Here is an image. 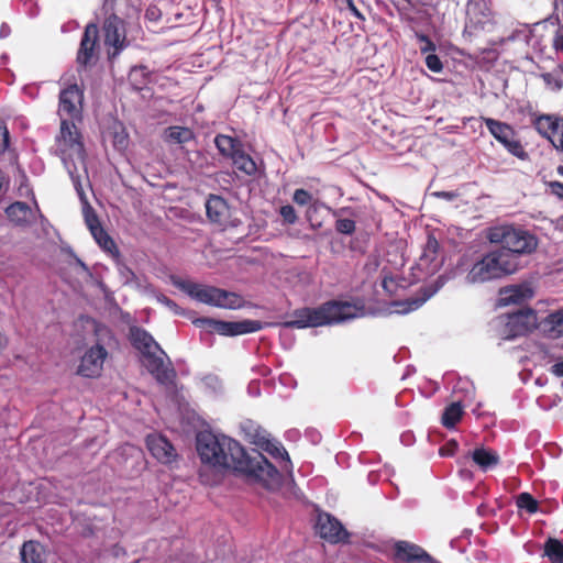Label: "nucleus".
I'll return each instance as SVG.
<instances>
[{"mask_svg": "<svg viewBox=\"0 0 563 563\" xmlns=\"http://www.w3.org/2000/svg\"><path fill=\"white\" fill-rule=\"evenodd\" d=\"M84 90L73 84L63 89L58 97V114L60 119H70L73 121H82Z\"/></svg>", "mask_w": 563, "mask_h": 563, "instance_id": "12", "label": "nucleus"}, {"mask_svg": "<svg viewBox=\"0 0 563 563\" xmlns=\"http://www.w3.org/2000/svg\"><path fill=\"white\" fill-rule=\"evenodd\" d=\"M214 145L219 153L228 158H231L235 152L243 147V144L240 140L225 134H218L214 137Z\"/></svg>", "mask_w": 563, "mask_h": 563, "instance_id": "26", "label": "nucleus"}, {"mask_svg": "<svg viewBox=\"0 0 563 563\" xmlns=\"http://www.w3.org/2000/svg\"><path fill=\"white\" fill-rule=\"evenodd\" d=\"M209 332H216L224 336H236L253 333L264 328L263 322L258 320L223 321L212 318H199L194 322Z\"/></svg>", "mask_w": 563, "mask_h": 563, "instance_id": "6", "label": "nucleus"}, {"mask_svg": "<svg viewBox=\"0 0 563 563\" xmlns=\"http://www.w3.org/2000/svg\"><path fill=\"white\" fill-rule=\"evenodd\" d=\"M544 553L551 563H563V543L550 538L544 545Z\"/></svg>", "mask_w": 563, "mask_h": 563, "instance_id": "32", "label": "nucleus"}, {"mask_svg": "<svg viewBox=\"0 0 563 563\" xmlns=\"http://www.w3.org/2000/svg\"><path fill=\"white\" fill-rule=\"evenodd\" d=\"M500 294L503 296L501 300L505 301V303H517L522 299V290L517 286L504 289Z\"/></svg>", "mask_w": 563, "mask_h": 563, "instance_id": "37", "label": "nucleus"}, {"mask_svg": "<svg viewBox=\"0 0 563 563\" xmlns=\"http://www.w3.org/2000/svg\"><path fill=\"white\" fill-rule=\"evenodd\" d=\"M84 217L90 233L102 227L98 214L89 205H87L84 209Z\"/></svg>", "mask_w": 563, "mask_h": 563, "instance_id": "35", "label": "nucleus"}, {"mask_svg": "<svg viewBox=\"0 0 563 563\" xmlns=\"http://www.w3.org/2000/svg\"><path fill=\"white\" fill-rule=\"evenodd\" d=\"M544 332L551 338L563 335V309L550 313L543 321Z\"/></svg>", "mask_w": 563, "mask_h": 563, "instance_id": "28", "label": "nucleus"}, {"mask_svg": "<svg viewBox=\"0 0 563 563\" xmlns=\"http://www.w3.org/2000/svg\"><path fill=\"white\" fill-rule=\"evenodd\" d=\"M206 213L210 222L220 225H235L232 221V210L228 201L219 195H209L206 201Z\"/></svg>", "mask_w": 563, "mask_h": 563, "instance_id": "16", "label": "nucleus"}, {"mask_svg": "<svg viewBox=\"0 0 563 563\" xmlns=\"http://www.w3.org/2000/svg\"><path fill=\"white\" fill-rule=\"evenodd\" d=\"M91 235L98 245L107 253L113 256H118L120 254L115 242L102 227L91 232Z\"/></svg>", "mask_w": 563, "mask_h": 563, "instance_id": "29", "label": "nucleus"}, {"mask_svg": "<svg viewBox=\"0 0 563 563\" xmlns=\"http://www.w3.org/2000/svg\"><path fill=\"white\" fill-rule=\"evenodd\" d=\"M422 297L408 298L395 302V306L399 308L398 312L408 313L420 308L432 295V292H429L427 289H422Z\"/></svg>", "mask_w": 563, "mask_h": 563, "instance_id": "31", "label": "nucleus"}, {"mask_svg": "<svg viewBox=\"0 0 563 563\" xmlns=\"http://www.w3.org/2000/svg\"><path fill=\"white\" fill-rule=\"evenodd\" d=\"M437 196L438 197H443V198H446V199H451L454 195L452 192L441 191V192H437Z\"/></svg>", "mask_w": 563, "mask_h": 563, "instance_id": "54", "label": "nucleus"}, {"mask_svg": "<svg viewBox=\"0 0 563 563\" xmlns=\"http://www.w3.org/2000/svg\"><path fill=\"white\" fill-rule=\"evenodd\" d=\"M9 131L5 124L0 120V151L4 152L9 147Z\"/></svg>", "mask_w": 563, "mask_h": 563, "instance_id": "44", "label": "nucleus"}, {"mask_svg": "<svg viewBox=\"0 0 563 563\" xmlns=\"http://www.w3.org/2000/svg\"><path fill=\"white\" fill-rule=\"evenodd\" d=\"M486 239L489 243L498 245L515 261L534 254L540 243L534 232L515 223H504L488 228Z\"/></svg>", "mask_w": 563, "mask_h": 563, "instance_id": "3", "label": "nucleus"}, {"mask_svg": "<svg viewBox=\"0 0 563 563\" xmlns=\"http://www.w3.org/2000/svg\"><path fill=\"white\" fill-rule=\"evenodd\" d=\"M457 450V443L456 441H450L444 446L440 449V454L445 455H453L455 451Z\"/></svg>", "mask_w": 563, "mask_h": 563, "instance_id": "47", "label": "nucleus"}, {"mask_svg": "<svg viewBox=\"0 0 563 563\" xmlns=\"http://www.w3.org/2000/svg\"><path fill=\"white\" fill-rule=\"evenodd\" d=\"M516 505L519 509H525L529 514H536L539 509L538 500L529 493H521L517 496Z\"/></svg>", "mask_w": 563, "mask_h": 563, "instance_id": "33", "label": "nucleus"}, {"mask_svg": "<svg viewBox=\"0 0 563 563\" xmlns=\"http://www.w3.org/2000/svg\"><path fill=\"white\" fill-rule=\"evenodd\" d=\"M549 187H550L552 194H554L559 198L563 199V183L558 181V180L551 181L549 184Z\"/></svg>", "mask_w": 563, "mask_h": 563, "instance_id": "49", "label": "nucleus"}, {"mask_svg": "<svg viewBox=\"0 0 563 563\" xmlns=\"http://www.w3.org/2000/svg\"><path fill=\"white\" fill-rule=\"evenodd\" d=\"M439 249H440V244H439L438 240L434 238V235L429 234L428 239H427L426 246L423 249L422 257H424L431 262L434 261L435 256L439 252Z\"/></svg>", "mask_w": 563, "mask_h": 563, "instance_id": "36", "label": "nucleus"}, {"mask_svg": "<svg viewBox=\"0 0 563 563\" xmlns=\"http://www.w3.org/2000/svg\"><path fill=\"white\" fill-rule=\"evenodd\" d=\"M161 16L162 12L156 5H150L145 11V18L151 22H157Z\"/></svg>", "mask_w": 563, "mask_h": 563, "instance_id": "45", "label": "nucleus"}, {"mask_svg": "<svg viewBox=\"0 0 563 563\" xmlns=\"http://www.w3.org/2000/svg\"><path fill=\"white\" fill-rule=\"evenodd\" d=\"M355 221L352 219H339L335 222V230L339 233L351 235L355 232Z\"/></svg>", "mask_w": 563, "mask_h": 563, "instance_id": "40", "label": "nucleus"}, {"mask_svg": "<svg viewBox=\"0 0 563 563\" xmlns=\"http://www.w3.org/2000/svg\"><path fill=\"white\" fill-rule=\"evenodd\" d=\"M156 351L143 355L144 366L158 384L164 386L174 385L177 374L170 360L166 354H157Z\"/></svg>", "mask_w": 563, "mask_h": 563, "instance_id": "13", "label": "nucleus"}, {"mask_svg": "<svg viewBox=\"0 0 563 563\" xmlns=\"http://www.w3.org/2000/svg\"><path fill=\"white\" fill-rule=\"evenodd\" d=\"M531 125L549 141L556 152L563 153V117L553 113H532Z\"/></svg>", "mask_w": 563, "mask_h": 563, "instance_id": "7", "label": "nucleus"}, {"mask_svg": "<svg viewBox=\"0 0 563 563\" xmlns=\"http://www.w3.org/2000/svg\"><path fill=\"white\" fill-rule=\"evenodd\" d=\"M235 168L247 176H253L257 172V166L254 159L244 152L243 147H241L234 155L230 158Z\"/></svg>", "mask_w": 563, "mask_h": 563, "instance_id": "27", "label": "nucleus"}, {"mask_svg": "<svg viewBox=\"0 0 563 563\" xmlns=\"http://www.w3.org/2000/svg\"><path fill=\"white\" fill-rule=\"evenodd\" d=\"M20 555L22 563H46L45 548L38 541H25L20 549Z\"/></svg>", "mask_w": 563, "mask_h": 563, "instance_id": "23", "label": "nucleus"}, {"mask_svg": "<svg viewBox=\"0 0 563 563\" xmlns=\"http://www.w3.org/2000/svg\"><path fill=\"white\" fill-rule=\"evenodd\" d=\"M195 140V133L190 128L173 125L164 131V141L169 144H186Z\"/></svg>", "mask_w": 563, "mask_h": 563, "instance_id": "24", "label": "nucleus"}, {"mask_svg": "<svg viewBox=\"0 0 563 563\" xmlns=\"http://www.w3.org/2000/svg\"><path fill=\"white\" fill-rule=\"evenodd\" d=\"M108 356L106 347L99 343L89 347L80 360L77 373L80 376L99 377L103 369V363Z\"/></svg>", "mask_w": 563, "mask_h": 563, "instance_id": "15", "label": "nucleus"}, {"mask_svg": "<svg viewBox=\"0 0 563 563\" xmlns=\"http://www.w3.org/2000/svg\"><path fill=\"white\" fill-rule=\"evenodd\" d=\"M465 31L483 29L490 21L492 11L485 0H470L466 7Z\"/></svg>", "mask_w": 563, "mask_h": 563, "instance_id": "19", "label": "nucleus"}, {"mask_svg": "<svg viewBox=\"0 0 563 563\" xmlns=\"http://www.w3.org/2000/svg\"><path fill=\"white\" fill-rule=\"evenodd\" d=\"M262 448L273 457H282L287 464H291L287 451L280 443L267 441Z\"/></svg>", "mask_w": 563, "mask_h": 563, "instance_id": "34", "label": "nucleus"}, {"mask_svg": "<svg viewBox=\"0 0 563 563\" xmlns=\"http://www.w3.org/2000/svg\"><path fill=\"white\" fill-rule=\"evenodd\" d=\"M77 122L78 121L70 119H60L59 133L56 135V145L62 154H75L78 157H82L85 154V145Z\"/></svg>", "mask_w": 563, "mask_h": 563, "instance_id": "11", "label": "nucleus"}, {"mask_svg": "<svg viewBox=\"0 0 563 563\" xmlns=\"http://www.w3.org/2000/svg\"><path fill=\"white\" fill-rule=\"evenodd\" d=\"M174 284L191 298L206 305L223 309H239L243 306V298L236 292L186 280H177Z\"/></svg>", "mask_w": 563, "mask_h": 563, "instance_id": "5", "label": "nucleus"}, {"mask_svg": "<svg viewBox=\"0 0 563 563\" xmlns=\"http://www.w3.org/2000/svg\"><path fill=\"white\" fill-rule=\"evenodd\" d=\"M556 172L560 176H563V165L558 166Z\"/></svg>", "mask_w": 563, "mask_h": 563, "instance_id": "55", "label": "nucleus"}, {"mask_svg": "<svg viewBox=\"0 0 563 563\" xmlns=\"http://www.w3.org/2000/svg\"><path fill=\"white\" fill-rule=\"evenodd\" d=\"M130 340L132 345L139 350L142 355H145L154 350L165 355V352L161 349L158 343L155 342L153 336L142 328L132 327L130 329Z\"/></svg>", "mask_w": 563, "mask_h": 563, "instance_id": "21", "label": "nucleus"}, {"mask_svg": "<svg viewBox=\"0 0 563 563\" xmlns=\"http://www.w3.org/2000/svg\"><path fill=\"white\" fill-rule=\"evenodd\" d=\"M146 70V67L144 66H140V67H134L131 73H130V79L133 80V78L140 73L142 75H144V71Z\"/></svg>", "mask_w": 563, "mask_h": 563, "instance_id": "52", "label": "nucleus"}, {"mask_svg": "<svg viewBox=\"0 0 563 563\" xmlns=\"http://www.w3.org/2000/svg\"><path fill=\"white\" fill-rule=\"evenodd\" d=\"M8 339L0 332V353L7 347Z\"/></svg>", "mask_w": 563, "mask_h": 563, "instance_id": "53", "label": "nucleus"}, {"mask_svg": "<svg viewBox=\"0 0 563 563\" xmlns=\"http://www.w3.org/2000/svg\"><path fill=\"white\" fill-rule=\"evenodd\" d=\"M462 406L459 402H452L444 409L441 422L445 428L452 429L462 419Z\"/></svg>", "mask_w": 563, "mask_h": 563, "instance_id": "30", "label": "nucleus"}, {"mask_svg": "<svg viewBox=\"0 0 563 563\" xmlns=\"http://www.w3.org/2000/svg\"><path fill=\"white\" fill-rule=\"evenodd\" d=\"M158 301L162 302L163 305H165L166 307H168L176 314H181L183 313V311L180 310L178 305L175 301H173L172 299H169L168 297L162 295V296L158 297Z\"/></svg>", "mask_w": 563, "mask_h": 563, "instance_id": "46", "label": "nucleus"}, {"mask_svg": "<svg viewBox=\"0 0 563 563\" xmlns=\"http://www.w3.org/2000/svg\"><path fill=\"white\" fill-rule=\"evenodd\" d=\"M553 46L556 51L563 52V29L555 34Z\"/></svg>", "mask_w": 563, "mask_h": 563, "instance_id": "50", "label": "nucleus"}, {"mask_svg": "<svg viewBox=\"0 0 563 563\" xmlns=\"http://www.w3.org/2000/svg\"><path fill=\"white\" fill-rule=\"evenodd\" d=\"M518 261L511 260L500 247L485 254L471 268L467 278L472 283H483L511 275L519 269Z\"/></svg>", "mask_w": 563, "mask_h": 563, "instance_id": "4", "label": "nucleus"}, {"mask_svg": "<svg viewBox=\"0 0 563 563\" xmlns=\"http://www.w3.org/2000/svg\"><path fill=\"white\" fill-rule=\"evenodd\" d=\"M279 214L286 224H295L298 220L297 212L291 205L282 206L279 209Z\"/></svg>", "mask_w": 563, "mask_h": 563, "instance_id": "39", "label": "nucleus"}, {"mask_svg": "<svg viewBox=\"0 0 563 563\" xmlns=\"http://www.w3.org/2000/svg\"><path fill=\"white\" fill-rule=\"evenodd\" d=\"M415 36L421 43L420 52L422 54L433 53L437 49L434 42L428 35L420 32H416Z\"/></svg>", "mask_w": 563, "mask_h": 563, "instance_id": "38", "label": "nucleus"}, {"mask_svg": "<svg viewBox=\"0 0 563 563\" xmlns=\"http://www.w3.org/2000/svg\"><path fill=\"white\" fill-rule=\"evenodd\" d=\"M347 9L351 11V13L357 18L358 20H365L364 14L355 7L353 0H344Z\"/></svg>", "mask_w": 563, "mask_h": 563, "instance_id": "48", "label": "nucleus"}, {"mask_svg": "<svg viewBox=\"0 0 563 563\" xmlns=\"http://www.w3.org/2000/svg\"><path fill=\"white\" fill-rule=\"evenodd\" d=\"M102 32L108 58L113 60L129 45L125 22L117 14L112 13L104 19Z\"/></svg>", "mask_w": 563, "mask_h": 563, "instance_id": "8", "label": "nucleus"}, {"mask_svg": "<svg viewBox=\"0 0 563 563\" xmlns=\"http://www.w3.org/2000/svg\"><path fill=\"white\" fill-rule=\"evenodd\" d=\"M99 58V26L90 22L85 26L76 54L77 70L92 67Z\"/></svg>", "mask_w": 563, "mask_h": 563, "instance_id": "10", "label": "nucleus"}, {"mask_svg": "<svg viewBox=\"0 0 563 563\" xmlns=\"http://www.w3.org/2000/svg\"><path fill=\"white\" fill-rule=\"evenodd\" d=\"M410 7H415L417 3V0H405Z\"/></svg>", "mask_w": 563, "mask_h": 563, "instance_id": "56", "label": "nucleus"}, {"mask_svg": "<svg viewBox=\"0 0 563 563\" xmlns=\"http://www.w3.org/2000/svg\"><path fill=\"white\" fill-rule=\"evenodd\" d=\"M316 529L318 534L332 544L347 543L350 532L341 521L328 512H319L317 516Z\"/></svg>", "mask_w": 563, "mask_h": 563, "instance_id": "14", "label": "nucleus"}, {"mask_svg": "<svg viewBox=\"0 0 563 563\" xmlns=\"http://www.w3.org/2000/svg\"><path fill=\"white\" fill-rule=\"evenodd\" d=\"M426 65L433 73H440L443 64L437 54L430 53L426 56Z\"/></svg>", "mask_w": 563, "mask_h": 563, "instance_id": "42", "label": "nucleus"}, {"mask_svg": "<svg viewBox=\"0 0 563 563\" xmlns=\"http://www.w3.org/2000/svg\"><path fill=\"white\" fill-rule=\"evenodd\" d=\"M483 120L489 133L511 155L522 161L528 158V153L521 142L517 139V133L510 124L493 118H484Z\"/></svg>", "mask_w": 563, "mask_h": 563, "instance_id": "9", "label": "nucleus"}, {"mask_svg": "<svg viewBox=\"0 0 563 563\" xmlns=\"http://www.w3.org/2000/svg\"><path fill=\"white\" fill-rule=\"evenodd\" d=\"M543 81L555 90H560L563 87L561 79L555 78L551 73H544L541 75Z\"/></svg>", "mask_w": 563, "mask_h": 563, "instance_id": "43", "label": "nucleus"}, {"mask_svg": "<svg viewBox=\"0 0 563 563\" xmlns=\"http://www.w3.org/2000/svg\"><path fill=\"white\" fill-rule=\"evenodd\" d=\"M536 314L531 309L520 310L508 318V325L514 335H522L534 325Z\"/></svg>", "mask_w": 563, "mask_h": 563, "instance_id": "22", "label": "nucleus"}, {"mask_svg": "<svg viewBox=\"0 0 563 563\" xmlns=\"http://www.w3.org/2000/svg\"><path fill=\"white\" fill-rule=\"evenodd\" d=\"M312 195L302 188L296 189L292 195V201L298 206H307L312 201Z\"/></svg>", "mask_w": 563, "mask_h": 563, "instance_id": "41", "label": "nucleus"}, {"mask_svg": "<svg viewBox=\"0 0 563 563\" xmlns=\"http://www.w3.org/2000/svg\"><path fill=\"white\" fill-rule=\"evenodd\" d=\"M472 459L474 463L484 472L497 466L499 464L500 457L499 455L493 451L485 448H476L472 452Z\"/></svg>", "mask_w": 563, "mask_h": 563, "instance_id": "25", "label": "nucleus"}, {"mask_svg": "<svg viewBox=\"0 0 563 563\" xmlns=\"http://www.w3.org/2000/svg\"><path fill=\"white\" fill-rule=\"evenodd\" d=\"M394 560L401 563H435L424 549L404 540L395 543Z\"/></svg>", "mask_w": 563, "mask_h": 563, "instance_id": "17", "label": "nucleus"}, {"mask_svg": "<svg viewBox=\"0 0 563 563\" xmlns=\"http://www.w3.org/2000/svg\"><path fill=\"white\" fill-rule=\"evenodd\" d=\"M364 314L365 307L361 302L329 300L316 308L303 307L294 310V319L283 322L282 325L288 329L317 328L338 324Z\"/></svg>", "mask_w": 563, "mask_h": 563, "instance_id": "2", "label": "nucleus"}, {"mask_svg": "<svg viewBox=\"0 0 563 563\" xmlns=\"http://www.w3.org/2000/svg\"><path fill=\"white\" fill-rule=\"evenodd\" d=\"M196 449L203 464L216 468L232 470L269 488L279 483L278 470L260 452L251 456L234 439L201 431L196 438Z\"/></svg>", "mask_w": 563, "mask_h": 563, "instance_id": "1", "label": "nucleus"}, {"mask_svg": "<svg viewBox=\"0 0 563 563\" xmlns=\"http://www.w3.org/2000/svg\"><path fill=\"white\" fill-rule=\"evenodd\" d=\"M4 212L15 227L27 228L33 223V211L26 202L14 201L5 208Z\"/></svg>", "mask_w": 563, "mask_h": 563, "instance_id": "20", "label": "nucleus"}, {"mask_svg": "<svg viewBox=\"0 0 563 563\" xmlns=\"http://www.w3.org/2000/svg\"><path fill=\"white\" fill-rule=\"evenodd\" d=\"M551 373L558 377H563V361L555 363L551 367Z\"/></svg>", "mask_w": 563, "mask_h": 563, "instance_id": "51", "label": "nucleus"}, {"mask_svg": "<svg viewBox=\"0 0 563 563\" xmlns=\"http://www.w3.org/2000/svg\"><path fill=\"white\" fill-rule=\"evenodd\" d=\"M146 446L151 454L161 463L170 464L177 457L174 445L161 434H148Z\"/></svg>", "mask_w": 563, "mask_h": 563, "instance_id": "18", "label": "nucleus"}]
</instances>
